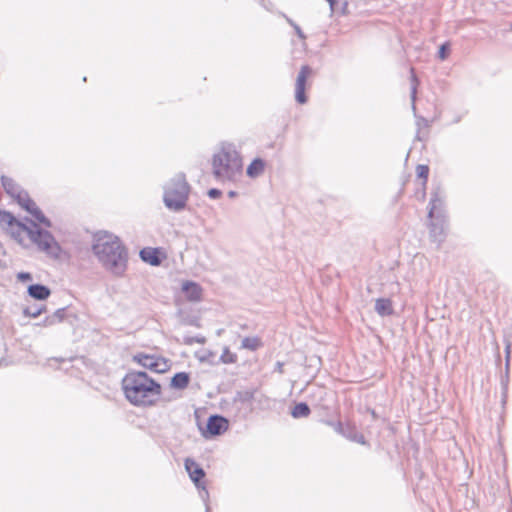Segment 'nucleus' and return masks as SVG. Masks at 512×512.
<instances>
[{"instance_id":"f257e3e1","label":"nucleus","mask_w":512,"mask_h":512,"mask_svg":"<svg viewBox=\"0 0 512 512\" xmlns=\"http://www.w3.org/2000/svg\"><path fill=\"white\" fill-rule=\"evenodd\" d=\"M25 220L26 223H22L17 221L11 213L0 211V225L21 246L27 248L36 245L40 251L58 257L61 248L54 236L49 231L41 229L34 221L27 218Z\"/></svg>"},{"instance_id":"f03ea898","label":"nucleus","mask_w":512,"mask_h":512,"mask_svg":"<svg viewBox=\"0 0 512 512\" xmlns=\"http://www.w3.org/2000/svg\"><path fill=\"white\" fill-rule=\"evenodd\" d=\"M92 250L108 272L116 277H122L125 274L128 252L117 236L108 232L95 234Z\"/></svg>"},{"instance_id":"7ed1b4c3","label":"nucleus","mask_w":512,"mask_h":512,"mask_svg":"<svg viewBox=\"0 0 512 512\" xmlns=\"http://www.w3.org/2000/svg\"><path fill=\"white\" fill-rule=\"evenodd\" d=\"M122 389L126 399L135 406H151L161 395V385L147 373L130 371L122 379Z\"/></svg>"},{"instance_id":"20e7f679","label":"nucleus","mask_w":512,"mask_h":512,"mask_svg":"<svg viewBox=\"0 0 512 512\" xmlns=\"http://www.w3.org/2000/svg\"><path fill=\"white\" fill-rule=\"evenodd\" d=\"M212 168L217 180L233 181L242 172V159L233 145L225 144L214 154Z\"/></svg>"},{"instance_id":"39448f33","label":"nucleus","mask_w":512,"mask_h":512,"mask_svg":"<svg viewBox=\"0 0 512 512\" xmlns=\"http://www.w3.org/2000/svg\"><path fill=\"white\" fill-rule=\"evenodd\" d=\"M1 183L5 192L16 200V202L35 219L45 227H51V222L42 211L37 207L36 203L30 198L29 194L21 189V187L10 177L1 176Z\"/></svg>"},{"instance_id":"423d86ee","label":"nucleus","mask_w":512,"mask_h":512,"mask_svg":"<svg viewBox=\"0 0 512 512\" xmlns=\"http://www.w3.org/2000/svg\"><path fill=\"white\" fill-rule=\"evenodd\" d=\"M190 187L184 174H178L172 178L164 187L165 206L172 211L178 212L186 207Z\"/></svg>"},{"instance_id":"0eeeda50","label":"nucleus","mask_w":512,"mask_h":512,"mask_svg":"<svg viewBox=\"0 0 512 512\" xmlns=\"http://www.w3.org/2000/svg\"><path fill=\"white\" fill-rule=\"evenodd\" d=\"M185 469L189 474L190 479L193 481L195 486L199 489V494L202 500L205 502L206 511L208 512L209 507L207 504L209 493L206 489L205 483L201 481L205 477L204 470L194 461L193 459H185Z\"/></svg>"},{"instance_id":"6e6552de","label":"nucleus","mask_w":512,"mask_h":512,"mask_svg":"<svg viewBox=\"0 0 512 512\" xmlns=\"http://www.w3.org/2000/svg\"><path fill=\"white\" fill-rule=\"evenodd\" d=\"M312 68L308 65H303L297 75L295 82V100L299 104H305L307 97L305 95L307 79L312 75Z\"/></svg>"},{"instance_id":"1a4fd4ad","label":"nucleus","mask_w":512,"mask_h":512,"mask_svg":"<svg viewBox=\"0 0 512 512\" xmlns=\"http://www.w3.org/2000/svg\"><path fill=\"white\" fill-rule=\"evenodd\" d=\"M134 360L144 368H147L157 373H162L167 369L166 361L152 355L138 354L134 356Z\"/></svg>"},{"instance_id":"9d476101","label":"nucleus","mask_w":512,"mask_h":512,"mask_svg":"<svg viewBox=\"0 0 512 512\" xmlns=\"http://www.w3.org/2000/svg\"><path fill=\"white\" fill-rule=\"evenodd\" d=\"M429 218H446L445 210H444V199L443 193L440 189H437L432 193L430 202H429Z\"/></svg>"},{"instance_id":"9b49d317","label":"nucleus","mask_w":512,"mask_h":512,"mask_svg":"<svg viewBox=\"0 0 512 512\" xmlns=\"http://www.w3.org/2000/svg\"><path fill=\"white\" fill-rule=\"evenodd\" d=\"M429 235L433 242L440 245L446 236V218H430Z\"/></svg>"},{"instance_id":"f8f14e48","label":"nucleus","mask_w":512,"mask_h":512,"mask_svg":"<svg viewBox=\"0 0 512 512\" xmlns=\"http://www.w3.org/2000/svg\"><path fill=\"white\" fill-rule=\"evenodd\" d=\"M228 428V421L219 415L209 417L207 430L211 435H220Z\"/></svg>"},{"instance_id":"ddd939ff","label":"nucleus","mask_w":512,"mask_h":512,"mask_svg":"<svg viewBox=\"0 0 512 512\" xmlns=\"http://www.w3.org/2000/svg\"><path fill=\"white\" fill-rule=\"evenodd\" d=\"M182 290L190 301H199L201 299L202 289L195 282L187 281L183 283Z\"/></svg>"},{"instance_id":"4468645a","label":"nucleus","mask_w":512,"mask_h":512,"mask_svg":"<svg viewBox=\"0 0 512 512\" xmlns=\"http://www.w3.org/2000/svg\"><path fill=\"white\" fill-rule=\"evenodd\" d=\"M28 294L36 300H45L50 296L51 291L45 285L33 284L28 287Z\"/></svg>"},{"instance_id":"2eb2a0df","label":"nucleus","mask_w":512,"mask_h":512,"mask_svg":"<svg viewBox=\"0 0 512 512\" xmlns=\"http://www.w3.org/2000/svg\"><path fill=\"white\" fill-rule=\"evenodd\" d=\"M375 311L380 316H390L393 314L392 301L389 298H378L375 302Z\"/></svg>"},{"instance_id":"dca6fc26","label":"nucleus","mask_w":512,"mask_h":512,"mask_svg":"<svg viewBox=\"0 0 512 512\" xmlns=\"http://www.w3.org/2000/svg\"><path fill=\"white\" fill-rule=\"evenodd\" d=\"M140 257L144 262L153 266H158L161 263L156 249L144 248L140 251Z\"/></svg>"},{"instance_id":"f3484780","label":"nucleus","mask_w":512,"mask_h":512,"mask_svg":"<svg viewBox=\"0 0 512 512\" xmlns=\"http://www.w3.org/2000/svg\"><path fill=\"white\" fill-rule=\"evenodd\" d=\"M190 377L186 372L176 373L171 379V387L175 389H185L189 385Z\"/></svg>"},{"instance_id":"a211bd4d","label":"nucleus","mask_w":512,"mask_h":512,"mask_svg":"<svg viewBox=\"0 0 512 512\" xmlns=\"http://www.w3.org/2000/svg\"><path fill=\"white\" fill-rule=\"evenodd\" d=\"M265 163L262 159H255L247 168V175L251 178H256L264 171Z\"/></svg>"},{"instance_id":"6ab92c4d","label":"nucleus","mask_w":512,"mask_h":512,"mask_svg":"<svg viewBox=\"0 0 512 512\" xmlns=\"http://www.w3.org/2000/svg\"><path fill=\"white\" fill-rule=\"evenodd\" d=\"M263 343L261 339L257 336L253 337H244L241 342V348L247 349L250 351H256L260 347H262Z\"/></svg>"},{"instance_id":"aec40b11","label":"nucleus","mask_w":512,"mask_h":512,"mask_svg":"<svg viewBox=\"0 0 512 512\" xmlns=\"http://www.w3.org/2000/svg\"><path fill=\"white\" fill-rule=\"evenodd\" d=\"M310 414V408L306 403H298L296 404L291 412V415L294 418H302V417H308Z\"/></svg>"},{"instance_id":"412c9836","label":"nucleus","mask_w":512,"mask_h":512,"mask_svg":"<svg viewBox=\"0 0 512 512\" xmlns=\"http://www.w3.org/2000/svg\"><path fill=\"white\" fill-rule=\"evenodd\" d=\"M416 173L419 178L423 179L422 197H424L425 196V186H426V182H427L428 174H429V167L427 165H418L416 168Z\"/></svg>"},{"instance_id":"4be33fe9","label":"nucleus","mask_w":512,"mask_h":512,"mask_svg":"<svg viewBox=\"0 0 512 512\" xmlns=\"http://www.w3.org/2000/svg\"><path fill=\"white\" fill-rule=\"evenodd\" d=\"M46 308L45 306H32V307H26L23 310V313L25 316L31 317V318H37L39 317L43 312H45Z\"/></svg>"},{"instance_id":"5701e85b","label":"nucleus","mask_w":512,"mask_h":512,"mask_svg":"<svg viewBox=\"0 0 512 512\" xmlns=\"http://www.w3.org/2000/svg\"><path fill=\"white\" fill-rule=\"evenodd\" d=\"M411 100H412V107H413V110L416 109L415 107V100H416V93H417V85H418V80H417V77L414 73V69L411 68Z\"/></svg>"},{"instance_id":"b1692460","label":"nucleus","mask_w":512,"mask_h":512,"mask_svg":"<svg viewBox=\"0 0 512 512\" xmlns=\"http://www.w3.org/2000/svg\"><path fill=\"white\" fill-rule=\"evenodd\" d=\"M220 360L222 363L230 364L236 362L237 356L231 353L228 348H225L220 356Z\"/></svg>"},{"instance_id":"393cba45","label":"nucleus","mask_w":512,"mask_h":512,"mask_svg":"<svg viewBox=\"0 0 512 512\" xmlns=\"http://www.w3.org/2000/svg\"><path fill=\"white\" fill-rule=\"evenodd\" d=\"M450 50V45L448 42L442 44L438 51V57L441 60H445L447 58L448 52Z\"/></svg>"},{"instance_id":"a878e982","label":"nucleus","mask_w":512,"mask_h":512,"mask_svg":"<svg viewBox=\"0 0 512 512\" xmlns=\"http://www.w3.org/2000/svg\"><path fill=\"white\" fill-rule=\"evenodd\" d=\"M52 315L54 317L56 324H58L64 320V318L66 316V309L60 308V309L56 310Z\"/></svg>"},{"instance_id":"bb28decb","label":"nucleus","mask_w":512,"mask_h":512,"mask_svg":"<svg viewBox=\"0 0 512 512\" xmlns=\"http://www.w3.org/2000/svg\"><path fill=\"white\" fill-rule=\"evenodd\" d=\"M17 279L21 282H25V281H31L32 280V275L28 272H19L17 274Z\"/></svg>"},{"instance_id":"cd10ccee","label":"nucleus","mask_w":512,"mask_h":512,"mask_svg":"<svg viewBox=\"0 0 512 512\" xmlns=\"http://www.w3.org/2000/svg\"><path fill=\"white\" fill-rule=\"evenodd\" d=\"M41 325L45 327L56 325L53 315L51 314L45 317Z\"/></svg>"},{"instance_id":"c85d7f7f","label":"nucleus","mask_w":512,"mask_h":512,"mask_svg":"<svg viewBox=\"0 0 512 512\" xmlns=\"http://www.w3.org/2000/svg\"><path fill=\"white\" fill-rule=\"evenodd\" d=\"M222 192L219 189L212 188L208 191V196L212 199H217L221 196Z\"/></svg>"},{"instance_id":"c756f323","label":"nucleus","mask_w":512,"mask_h":512,"mask_svg":"<svg viewBox=\"0 0 512 512\" xmlns=\"http://www.w3.org/2000/svg\"><path fill=\"white\" fill-rule=\"evenodd\" d=\"M289 23L294 27L299 38L305 39V35H304L303 31L301 30V28L297 24L293 23L292 21H289Z\"/></svg>"},{"instance_id":"7c9ffc66","label":"nucleus","mask_w":512,"mask_h":512,"mask_svg":"<svg viewBox=\"0 0 512 512\" xmlns=\"http://www.w3.org/2000/svg\"><path fill=\"white\" fill-rule=\"evenodd\" d=\"M352 440H354L358 443H361V444L365 443L363 435L355 434L354 437L352 438Z\"/></svg>"},{"instance_id":"2f4dec72","label":"nucleus","mask_w":512,"mask_h":512,"mask_svg":"<svg viewBox=\"0 0 512 512\" xmlns=\"http://www.w3.org/2000/svg\"><path fill=\"white\" fill-rule=\"evenodd\" d=\"M283 366H284V365H283V363H282V362H277V363H276V368H275V370H276L277 372H279L280 374H282V373H283Z\"/></svg>"},{"instance_id":"473e14b6","label":"nucleus","mask_w":512,"mask_h":512,"mask_svg":"<svg viewBox=\"0 0 512 512\" xmlns=\"http://www.w3.org/2000/svg\"><path fill=\"white\" fill-rule=\"evenodd\" d=\"M509 356H510V345H507L506 347V365L509 363Z\"/></svg>"},{"instance_id":"72a5a7b5","label":"nucleus","mask_w":512,"mask_h":512,"mask_svg":"<svg viewBox=\"0 0 512 512\" xmlns=\"http://www.w3.org/2000/svg\"><path fill=\"white\" fill-rule=\"evenodd\" d=\"M327 1L329 2L331 11H334L336 0H327Z\"/></svg>"},{"instance_id":"f704fd0d","label":"nucleus","mask_w":512,"mask_h":512,"mask_svg":"<svg viewBox=\"0 0 512 512\" xmlns=\"http://www.w3.org/2000/svg\"><path fill=\"white\" fill-rule=\"evenodd\" d=\"M228 196H229V197H231V198H233V197H235V196H236V192H235V191H230V192L228 193Z\"/></svg>"},{"instance_id":"c9c22d12","label":"nucleus","mask_w":512,"mask_h":512,"mask_svg":"<svg viewBox=\"0 0 512 512\" xmlns=\"http://www.w3.org/2000/svg\"><path fill=\"white\" fill-rule=\"evenodd\" d=\"M196 341H197L198 343H204L205 338H203V337H202V338H197V339H196Z\"/></svg>"},{"instance_id":"e433bc0d","label":"nucleus","mask_w":512,"mask_h":512,"mask_svg":"<svg viewBox=\"0 0 512 512\" xmlns=\"http://www.w3.org/2000/svg\"><path fill=\"white\" fill-rule=\"evenodd\" d=\"M504 393L507 391V382H502Z\"/></svg>"},{"instance_id":"4c0bfd02","label":"nucleus","mask_w":512,"mask_h":512,"mask_svg":"<svg viewBox=\"0 0 512 512\" xmlns=\"http://www.w3.org/2000/svg\"><path fill=\"white\" fill-rule=\"evenodd\" d=\"M510 28H511V30H512V23H511V25H510Z\"/></svg>"}]
</instances>
